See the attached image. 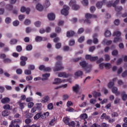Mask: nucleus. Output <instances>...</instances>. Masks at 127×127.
Segmentation results:
<instances>
[{
    "instance_id": "obj_13",
    "label": "nucleus",
    "mask_w": 127,
    "mask_h": 127,
    "mask_svg": "<svg viewBox=\"0 0 127 127\" xmlns=\"http://www.w3.org/2000/svg\"><path fill=\"white\" fill-rule=\"evenodd\" d=\"M62 82H66V80H62L60 78H55V82L53 83L54 85H56V84H60L62 83Z\"/></svg>"
},
{
    "instance_id": "obj_52",
    "label": "nucleus",
    "mask_w": 127,
    "mask_h": 127,
    "mask_svg": "<svg viewBox=\"0 0 127 127\" xmlns=\"http://www.w3.org/2000/svg\"><path fill=\"white\" fill-rule=\"evenodd\" d=\"M28 68L29 70H34V69H35V66H34V65L30 64L28 65Z\"/></svg>"
},
{
    "instance_id": "obj_26",
    "label": "nucleus",
    "mask_w": 127,
    "mask_h": 127,
    "mask_svg": "<svg viewBox=\"0 0 127 127\" xmlns=\"http://www.w3.org/2000/svg\"><path fill=\"white\" fill-rule=\"evenodd\" d=\"M42 77L44 78L42 80H47V78L50 77V73H45L42 75Z\"/></svg>"
},
{
    "instance_id": "obj_64",
    "label": "nucleus",
    "mask_w": 127,
    "mask_h": 127,
    "mask_svg": "<svg viewBox=\"0 0 127 127\" xmlns=\"http://www.w3.org/2000/svg\"><path fill=\"white\" fill-rule=\"evenodd\" d=\"M122 100L123 101H126L127 100V94H122Z\"/></svg>"
},
{
    "instance_id": "obj_55",
    "label": "nucleus",
    "mask_w": 127,
    "mask_h": 127,
    "mask_svg": "<svg viewBox=\"0 0 127 127\" xmlns=\"http://www.w3.org/2000/svg\"><path fill=\"white\" fill-rule=\"evenodd\" d=\"M84 31V28H80V29H78L77 33L78 34H82V33H83Z\"/></svg>"
},
{
    "instance_id": "obj_39",
    "label": "nucleus",
    "mask_w": 127,
    "mask_h": 127,
    "mask_svg": "<svg viewBox=\"0 0 127 127\" xmlns=\"http://www.w3.org/2000/svg\"><path fill=\"white\" fill-rule=\"evenodd\" d=\"M53 108H54L53 103H51L48 105V110H53Z\"/></svg>"
},
{
    "instance_id": "obj_45",
    "label": "nucleus",
    "mask_w": 127,
    "mask_h": 127,
    "mask_svg": "<svg viewBox=\"0 0 127 127\" xmlns=\"http://www.w3.org/2000/svg\"><path fill=\"white\" fill-rule=\"evenodd\" d=\"M4 63H11V60L10 59H5L3 60Z\"/></svg>"
},
{
    "instance_id": "obj_28",
    "label": "nucleus",
    "mask_w": 127,
    "mask_h": 127,
    "mask_svg": "<svg viewBox=\"0 0 127 127\" xmlns=\"http://www.w3.org/2000/svg\"><path fill=\"white\" fill-rule=\"evenodd\" d=\"M42 40H43V38L39 36H37L35 38V41L36 42H41V41H42Z\"/></svg>"
},
{
    "instance_id": "obj_53",
    "label": "nucleus",
    "mask_w": 127,
    "mask_h": 127,
    "mask_svg": "<svg viewBox=\"0 0 127 127\" xmlns=\"http://www.w3.org/2000/svg\"><path fill=\"white\" fill-rule=\"evenodd\" d=\"M61 46H62L61 43H57L56 44V49H60V48H61Z\"/></svg>"
},
{
    "instance_id": "obj_61",
    "label": "nucleus",
    "mask_w": 127,
    "mask_h": 127,
    "mask_svg": "<svg viewBox=\"0 0 127 127\" xmlns=\"http://www.w3.org/2000/svg\"><path fill=\"white\" fill-rule=\"evenodd\" d=\"M13 25L14 26H18V25H19V21H18V20L14 21L13 22Z\"/></svg>"
},
{
    "instance_id": "obj_51",
    "label": "nucleus",
    "mask_w": 127,
    "mask_h": 127,
    "mask_svg": "<svg viewBox=\"0 0 127 127\" xmlns=\"http://www.w3.org/2000/svg\"><path fill=\"white\" fill-rule=\"evenodd\" d=\"M32 31V29L29 27H28L26 28V33H30Z\"/></svg>"
},
{
    "instance_id": "obj_62",
    "label": "nucleus",
    "mask_w": 127,
    "mask_h": 127,
    "mask_svg": "<svg viewBox=\"0 0 127 127\" xmlns=\"http://www.w3.org/2000/svg\"><path fill=\"white\" fill-rule=\"evenodd\" d=\"M25 124H26L27 125H28V124H30V123H31V119H29V118L26 119L25 120Z\"/></svg>"
},
{
    "instance_id": "obj_24",
    "label": "nucleus",
    "mask_w": 127,
    "mask_h": 127,
    "mask_svg": "<svg viewBox=\"0 0 127 127\" xmlns=\"http://www.w3.org/2000/svg\"><path fill=\"white\" fill-rule=\"evenodd\" d=\"M72 90L73 92L75 93H78V91H79V85L76 84L75 86L72 87Z\"/></svg>"
},
{
    "instance_id": "obj_57",
    "label": "nucleus",
    "mask_w": 127,
    "mask_h": 127,
    "mask_svg": "<svg viewBox=\"0 0 127 127\" xmlns=\"http://www.w3.org/2000/svg\"><path fill=\"white\" fill-rule=\"evenodd\" d=\"M108 103V99H104L103 101L100 102L101 105H104V104H107Z\"/></svg>"
},
{
    "instance_id": "obj_20",
    "label": "nucleus",
    "mask_w": 127,
    "mask_h": 127,
    "mask_svg": "<svg viewBox=\"0 0 127 127\" xmlns=\"http://www.w3.org/2000/svg\"><path fill=\"white\" fill-rule=\"evenodd\" d=\"M36 9L39 11H42L43 10V6L40 3H38L36 6Z\"/></svg>"
},
{
    "instance_id": "obj_41",
    "label": "nucleus",
    "mask_w": 127,
    "mask_h": 127,
    "mask_svg": "<svg viewBox=\"0 0 127 127\" xmlns=\"http://www.w3.org/2000/svg\"><path fill=\"white\" fill-rule=\"evenodd\" d=\"M82 3L83 5L87 6V5L89 4V1H88V0H83L82 1Z\"/></svg>"
},
{
    "instance_id": "obj_38",
    "label": "nucleus",
    "mask_w": 127,
    "mask_h": 127,
    "mask_svg": "<svg viewBox=\"0 0 127 127\" xmlns=\"http://www.w3.org/2000/svg\"><path fill=\"white\" fill-rule=\"evenodd\" d=\"M104 66L105 68H107V69H110L112 67V64L110 63L104 64Z\"/></svg>"
},
{
    "instance_id": "obj_58",
    "label": "nucleus",
    "mask_w": 127,
    "mask_h": 127,
    "mask_svg": "<svg viewBox=\"0 0 127 127\" xmlns=\"http://www.w3.org/2000/svg\"><path fill=\"white\" fill-rule=\"evenodd\" d=\"M25 117L27 119H29V118H32V117H33V115L31 113H27L26 114Z\"/></svg>"
},
{
    "instance_id": "obj_32",
    "label": "nucleus",
    "mask_w": 127,
    "mask_h": 127,
    "mask_svg": "<svg viewBox=\"0 0 127 127\" xmlns=\"http://www.w3.org/2000/svg\"><path fill=\"white\" fill-rule=\"evenodd\" d=\"M16 43H17V40L15 39H13L10 41V44L11 45H13L14 44H16Z\"/></svg>"
},
{
    "instance_id": "obj_49",
    "label": "nucleus",
    "mask_w": 127,
    "mask_h": 127,
    "mask_svg": "<svg viewBox=\"0 0 127 127\" xmlns=\"http://www.w3.org/2000/svg\"><path fill=\"white\" fill-rule=\"evenodd\" d=\"M90 10L91 13H93V12L96 11V7L94 6H92L90 7Z\"/></svg>"
},
{
    "instance_id": "obj_36",
    "label": "nucleus",
    "mask_w": 127,
    "mask_h": 127,
    "mask_svg": "<svg viewBox=\"0 0 127 127\" xmlns=\"http://www.w3.org/2000/svg\"><path fill=\"white\" fill-rule=\"evenodd\" d=\"M25 75H31V70L29 69H26L24 70Z\"/></svg>"
},
{
    "instance_id": "obj_35",
    "label": "nucleus",
    "mask_w": 127,
    "mask_h": 127,
    "mask_svg": "<svg viewBox=\"0 0 127 127\" xmlns=\"http://www.w3.org/2000/svg\"><path fill=\"white\" fill-rule=\"evenodd\" d=\"M92 16L93 15L90 13H86L85 14V18H86V19H90V18H92Z\"/></svg>"
},
{
    "instance_id": "obj_1",
    "label": "nucleus",
    "mask_w": 127,
    "mask_h": 127,
    "mask_svg": "<svg viewBox=\"0 0 127 127\" xmlns=\"http://www.w3.org/2000/svg\"><path fill=\"white\" fill-rule=\"evenodd\" d=\"M121 35H122V33L120 31H116L114 32L113 34V36H116V38H114V43H117V42H119V41H122L123 39L121 38Z\"/></svg>"
},
{
    "instance_id": "obj_60",
    "label": "nucleus",
    "mask_w": 127,
    "mask_h": 127,
    "mask_svg": "<svg viewBox=\"0 0 127 127\" xmlns=\"http://www.w3.org/2000/svg\"><path fill=\"white\" fill-rule=\"evenodd\" d=\"M118 54H119V52H118V51L117 50H114L112 53V55H113V56H117Z\"/></svg>"
},
{
    "instance_id": "obj_5",
    "label": "nucleus",
    "mask_w": 127,
    "mask_h": 127,
    "mask_svg": "<svg viewBox=\"0 0 127 127\" xmlns=\"http://www.w3.org/2000/svg\"><path fill=\"white\" fill-rule=\"evenodd\" d=\"M21 62L20 63V65L22 67H24L26 65V61L28 60V58L26 57L21 56L20 57Z\"/></svg>"
},
{
    "instance_id": "obj_4",
    "label": "nucleus",
    "mask_w": 127,
    "mask_h": 127,
    "mask_svg": "<svg viewBox=\"0 0 127 127\" xmlns=\"http://www.w3.org/2000/svg\"><path fill=\"white\" fill-rule=\"evenodd\" d=\"M70 9V8L69 6L67 5H64L63 9L61 10V13L63 15H65V16H67L68 14H69V12H68V10Z\"/></svg>"
},
{
    "instance_id": "obj_31",
    "label": "nucleus",
    "mask_w": 127,
    "mask_h": 127,
    "mask_svg": "<svg viewBox=\"0 0 127 127\" xmlns=\"http://www.w3.org/2000/svg\"><path fill=\"white\" fill-rule=\"evenodd\" d=\"M6 9H8V10H12L13 6H12V5L8 4L6 5Z\"/></svg>"
},
{
    "instance_id": "obj_54",
    "label": "nucleus",
    "mask_w": 127,
    "mask_h": 127,
    "mask_svg": "<svg viewBox=\"0 0 127 127\" xmlns=\"http://www.w3.org/2000/svg\"><path fill=\"white\" fill-rule=\"evenodd\" d=\"M33 79V77L32 75H29L26 77V81H31Z\"/></svg>"
},
{
    "instance_id": "obj_18",
    "label": "nucleus",
    "mask_w": 127,
    "mask_h": 127,
    "mask_svg": "<svg viewBox=\"0 0 127 127\" xmlns=\"http://www.w3.org/2000/svg\"><path fill=\"white\" fill-rule=\"evenodd\" d=\"M75 35V32L73 31H68L66 33V36L67 37L70 38L72 37V36H73V35Z\"/></svg>"
},
{
    "instance_id": "obj_29",
    "label": "nucleus",
    "mask_w": 127,
    "mask_h": 127,
    "mask_svg": "<svg viewBox=\"0 0 127 127\" xmlns=\"http://www.w3.org/2000/svg\"><path fill=\"white\" fill-rule=\"evenodd\" d=\"M55 123H56V119H55V118H54L53 119H52L49 125H50V126L52 127L53 126H54L55 125Z\"/></svg>"
},
{
    "instance_id": "obj_6",
    "label": "nucleus",
    "mask_w": 127,
    "mask_h": 127,
    "mask_svg": "<svg viewBox=\"0 0 127 127\" xmlns=\"http://www.w3.org/2000/svg\"><path fill=\"white\" fill-rule=\"evenodd\" d=\"M85 59L86 60H90L91 62L93 61H96L99 59L98 57H92L91 55H87L85 56Z\"/></svg>"
},
{
    "instance_id": "obj_19",
    "label": "nucleus",
    "mask_w": 127,
    "mask_h": 127,
    "mask_svg": "<svg viewBox=\"0 0 127 127\" xmlns=\"http://www.w3.org/2000/svg\"><path fill=\"white\" fill-rule=\"evenodd\" d=\"M48 18L49 20H54L55 19V14L53 13L49 14L48 15Z\"/></svg>"
},
{
    "instance_id": "obj_25",
    "label": "nucleus",
    "mask_w": 127,
    "mask_h": 127,
    "mask_svg": "<svg viewBox=\"0 0 127 127\" xmlns=\"http://www.w3.org/2000/svg\"><path fill=\"white\" fill-rule=\"evenodd\" d=\"M79 118L81 120H86V119H88V115L86 113H83L79 116Z\"/></svg>"
},
{
    "instance_id": "obj_16",
    "label": "nucleus",
    "mask_w": 127,
    "mask_h": 127,
    "mask_svg": "<svg viewBox=\"0 0 127 127\" xmlns=\"http://www.w3.org/2000/svg\"><path fill=\"white\" fill-rule=\"evenodd\" d=\"M50 99V97H49L48 96V95L45 96L44 97H43L41 100V102H42V103H47V102H48V101H49V99Z\"/></svg>"
},
{
    "instance_id": "obj_59",
    "label": "nucleus",
    "mask_w": 127,
    "mask_h": 127,
    "mask_svg": "<svg viewBox=\"0 0 127 127\" xmlns=\"http://www.w3.org/2000/svg\"><path fill=\"white\" fill-rule=\"evenodd\" d=\"M45 4L46 6H47L46 7H49V6H50V2L49 0H46L45 2Z\"/></svg>"
},
{
    "instance_id": "obj_30",
    "label": "nucleus",
    "mask_w": 127,
    "mask_h": 127,
    "mask_svg": "<svg viewBox=\"0 0 127 127\" xmlns=\"http://www.w3.org/2000/svg\"><path fill=\"white\" fill-rule=\"evenodd\" d=\"M75 76H77L78 77H80V76H82L83 75V71H78L74 73Z\"/></svg>"
},
{
    "instance_id": "obj_10",
    "label": "nucleus",
    "mask_w": 127,
    "mask_h": 127,
    "mask_svg": "<svg viewBox=\"0 0 127 127\" xmlns=\"http://www.w3.org/2000/svg\"><path fill=\"white\" fill-rule=\"evenodd\" d=\"M21 12H26L27 14H29V12H30V8H26L24 6H22L21 8Z\"/></svg>"
},
{
    "instance_id": "obj_2",
    "label": "nucleus",
    "mask_w": 127,
    "mask_h": 127,
    "mask_svg": "<svg viewBox=\"0 0 127 127\" xmlns=\"http://www.w3.org/2000/svg\"><path fill=\"white\" fill-rule=\"evenodd\" d=\"M69 5L71 6L73 10H78L80 8V6L76 4V0H71L69 3Z\"/></svg>"
},
{
    "instance_id": "obj_3",
    "label": "nucleus",
    "mask_w": 127,
    "mask_h": 127,
    "mask_svg": "<svg viewBox=\"0 0 127 127\" xmlns=\"http://www.w3.org/2000/svg\"><path fill=\"white\" fill-rule=\"evenodd\" d=\"M63 69H64V67L62 66L61 62H57L55 67L54 68V71L57 72V71H61Z\"/></svg>"
},
{
    "instance_id": "obj_15",
    "label": "nucleus",
    "mask_w": 127,
    "mask_h": 127,
    "mask_svg": "<svg viewBox=\"0 0 127 127\" xmlns=\"http://www.w3.org/2000/svg\"><path fill=\"white\" fill-rule=\"evenodd\" d=\"M92 94L94 97V98H97V97H101L102 96V94L100 92H98L97 91H93L92 92Z\"/></svg>"
},
{
    "instance_id": "obj_47",
    "label": "nucleus",
    "mask_w": 127,
    "mask_h": 127,
    "mask_svg": "<svg viewBox=\"0 0 127 127\" xmlns=\"http://www.w3.org/2000/svg\"><path fill=\"white\" fill-rule=\"evenodd\" d=\"M31 23V22L30 21V20L29 19H26L24 21V24L25 25H29Z\"/></svg>"
},
{
    "instance_id": "obj_56",
    "label": "nucleus",
    "mask_w": 127,
    "mask_h": 127,
    "mask_svg": "<svg viewBox=\"0 0 127 127\" xmlns=\"http://www.w3.org/2000/svg\"><path fill=\"white\" fill-rule=\"evenodd\" d=\"M5 21L7 24L10 23L11 22V19L9 17H7L5 18Z\"/></svg>"
},
{
    "instance_id": "obj_63",
    "label": "nucleus",
    "mask_w": 127,
    "mask_h": 127,
    "mask_svg": "<svg viewBox=\"0 0 127 127\" xmlns=\"http://www.w3.org/2000/svg\"><path fill=\"white\" fill-rule=\"evenodd\" d=\"M18 17L19 20L22 21L24 18H25V16L24 15H20Z\"/></svg>"
},
{
    "instance_id": "obj_27",
    "label": "nucleus",
    "mask_w": 127,
    "mask_h": 127,
    "mask_svg": "<svg viewBox=\"0 0 127 127\" xmlns=\"http://www.w3.org/2000/svg\"><path fill=\"white\" fill-rule=\"evenodd\" d=\"M104 35L105 37H110L112 35V33L109 30H106L105 32Z\"/></svg>"
},
{
    "instance_id": "obj_50",
    "label": "nucleus",
    "mask_w": 127,
    "mask_h": 127,
    "mask_svg": "<svg viewBox=\"0 0 127 127\" xmlns=\"http://www.w3.org/2000/svg\"><path fill=\"white\" fill-rule=\"evenodd\" d=\"M16 72L18 75H21V74H22V69L18 68L16 69Z\"/></svg>"
},
{
    "instance_id": "obj_9",
    "label": "nucleus",
    "mask_w": 127,
    "mask_h": 127,
    "mask_svg": "<svg viewBox=\"0 0 127 127\" xmlns=\"http://www.w3.org/2000/svg\"><path fill=\"white\" fill-rule=\"evenodd\" d=\"M116 11H117V13L116 14L117 16H119V14H121V11H122V10H123V7H122L121 6H116L114 7Z\"/></svg>"
},
{
    "instance_id": "obj_44",
    "label": "nucleus",
    "mask_w": 127,
    "mask_h": 127,
    "mask_svg": "<svg viewBox=\"0 0 127 127\" xmlns=\"http://www.w3.org/2000/svg\"><path fill=\"white\" fill-rule=\"evenodd\" d=\"M120 3V0H116L114 3H112V6L113 7H116L117 6V4H118Z\"/></svg>"
},
{
    "instance_id": "obj_37",
    "label": "nucleus",
    "mask_w": 127,
    "mask_h": 127,
    "mask_svg": "<svg viewBox=\"0 0 127 127\" xmlns=\"http://www.w3.org/2000/svg\"><path fill=\"white\" fill-rule=\"evenodd\" d=\"M85 40V37L84 36H81L80 37L78 40V42H79V43H82V42H83V41H84Z\"/></svg>"
},
{
    "instance_id": "obj_11",
    "label": "nucleus",
    "mask_w": 127,
    "mask_h": 127,
    "mask_svg": "<svg viewBox=\"0 0 127 127\" xmlns=\"http://www.w3.org/2000/svg\"><path fill=\"white\" fill-rule=\"evenodd\" d=\"M10 102V99L8 97H5L1 99V103L2 104H8Z\"/></svg>"
},
{
    "instance_id": "obj_40",
    "label": "nucleus",
    "mask_w": 127,
    "mask_h": 127,
    "mask_svg": "<svg viewBox=\"0 0 127 127\" xmlns=\"http://www.w3.org/2000/svg\"><path fill=\"white\" fill-rule=\"evenodd\" d=\"M17 52H21L22 51V47L21 46H18L16 48Z\"/></svg>"
},
{
    "instance_id": "obj_21",
    "label": "nucleus",
    "mask_w": 127,
    "mask_h": 127,
    "mask_svg": "<svg viewBox=\"0 0 127 127\" xmlns=\"http://www.w3.org/2000/svg\"><path fill=\"white\" fill-rule=\"evenodd\" d=\"M10 114V112H9V111L7 110H5L2 111V116H3V117H7V116H8Z\"/></svg>"
},
{
    "instance_id": "obj_7",
    "label": "nucleus",
    "mask_w": 127,
    "mask_h": 127,
    "mask_svg": "<svg viewBox=\"0 0 127 127\" xmlns=\"http://www.w3.org/2000/svg\"><path fill=\"white\" fill-rule=\"evenodd\" d=\"M41 118V119H42L43 120H44L45 117L44 115H43V114L41 112L37 113L34 117V120H38Z\"/></svg>"
},
{
    "instance_id": "obj_46",
    "label": "nucleus",
    "mask_w": 127,
    "mask_h": 127,
    "mask_svg": "<svg viewBox=\"0 0 127 127\" xmlns=\"http://www.w3.org/2000/svg\"><path fill=\"white\" fill-rule=\"evenodd\" d=\"M105 61L108 62V61H110L111 60V58H110V56L109 55H105Z\"/></svg>"
},
{
    "instance_id": "obj_8",
    "label": "nucleus",
    "mask_w": 127,
    "mask_h": 127,
    "mask_svg": "<svg viewBox=\"0 0 127 127\" xmlns=\"http://www.w3.org/2000/svg\"><path fill=\"white\" fill-rule=\"evenodd\" d=\"M106 0H103L102 1H99L96 3L97 8H102L103 5L106 3Z\"/></svg>"
},
{
    "instance_id": "obj_17",
    "label": "nucleus",
    "mask_w": 127,
    "mask_h": 127,
    "mask_svg": "<svg viewBox=\"0 0 127 127\" xmlns=\"http://www.w3.org/2000/svg\"><path fill=\"white\" fill-rule=\"evenodd\" d=\"M97 36H98V34H95L93 36V42L94 44H98V43H99V40L97 39Z\"/></svg>"
},
{
    "instance_id": "obj_42",
    "label": "nucleus",
    "mask_w": 127,
    "mask_h": 127,
    "mask_svg": "<svg viewBox=\"0 0 127 127\" xmlns=\"http://www.w3.org/2000/svg\"><path fill=\"white\" fill-rule=\"evenodd\" d=\"M3 109L4 110H11V109L10 108V106L8 104H5V105H4Z\"/></svg>"
},
{
    "instance_id": "obj_34",
    "label": "nucleus",
    "mask_w": 127,
    "mask_h": 127,
    "mask_svg": "<svg viewBox=\"0 0 127 127\" xmlns=\"http://www.w3.org/2000/svg\"><path fill=\"white\" fill-rule=\"evenodd\" d=\"M114 85L115 83L114 82H110L108 83V88H109V89H112L114 87Z\"/></svg>"
},
{
    "instance_id": "obj_23",
    "label": "nucleus",
    "mask_w": 127,
    "mask_h": 127,
    "mask_svg": "<svg viewBox=\"0 0 127 127\" xmlns=\"http://www.w3.org/2000/svg\"><path fill=\"white\" fill-rule=\"evenodd\" d=\"M63 122L65 125L69 126V124H70V119L67 117H65L64 118Z\"/></svg>"
},
{
    "instance_id": "obj_14",
    "label": "nucleus",
    "mask_w": 127,
    "mask_h": 127,
    "mask_svg": "<svg viewBox=\"0 0 127 127\" xmlns=\"http://www.w3.org/2000/svg\"><path fill=\"white\" fill-rule=\"evenodd\" d=\"M112 93H113V94H115L116 96H119V95H120V92L118 91V88L113 87V88H112Z\"/></svg>"
},
{
    "instance_id": "obj_33",
    "label": "nucleus",
    "mask_w": 127,
    "mask_h": 127,
    "mask_svg": "<svg viewBox=\"0 0 127 127\" xmlns=\"http://www.w3.org/2000/svg\"><path fill=\"white\" fill-rule=\"evenodd\" d=\"M32 45H28V46H26V50L27 51H31L32 50Z\"/></svg>"
},
{
    "instance_id": "obj_12",
    "label": "nucleus",
    "mask_w": 127,
    "mask_h": 127,
    "mask_svg": "<svg viewBox=\"0 0 127 127\" xmlns=\"http://www.w3.org/2000/svg\"><path fill=\"white\" fill-rule=\"evenodd\" d=\"M70 76L69 74L66 73V72H60L58 74V77H64V78H68Z\"/></svg>"
},
{
    "instance_id": "obj_48",
    "label": "nucleus",
    "mask_w": 127,
    "mask_h": 127,
    "mask_svg": "<svg viewBox=\"0 0 127 127\" xmlns=\"http://www.w3.org/2000/svg\"><path fill=\"white\" fill-rule=\"evenodd\" d=\"M55 31L57 33H60L62 31L61 28L60 27H57L55 29Z\"/></svg>"
},
{
    "instance_id": "obj_43",
    "label": "nucleus",
    "mask_w": 127,
    "mask_h": 127,
    "mask_svg": "<svg viewBox=\"0 0 127 127\" xmlns=\"http://www.w3.org/2000/svg\"><path fill=\"white\" fill-rule=\"evenodd\" d=\"M34 24L36 27H40V25H41V22L37 21L34 23Z\"/></svg>"
},
{
    "instance_id": "obj_22",
    "label": "nucleus",
    "mask_w": 127,
    "mask_h": 127,
    "mask_svg": "<svg viewBox=\"0 0 127 127\" xmlns=\"http://www.w3.org/2000/svg\"><path fill=\"white\" fill-rule=\"evenodd\" d=\"M79 65L82 67V68H86L88 66V64L86 61H82L80 63Z\"/></svg>"
}]
</instances>
